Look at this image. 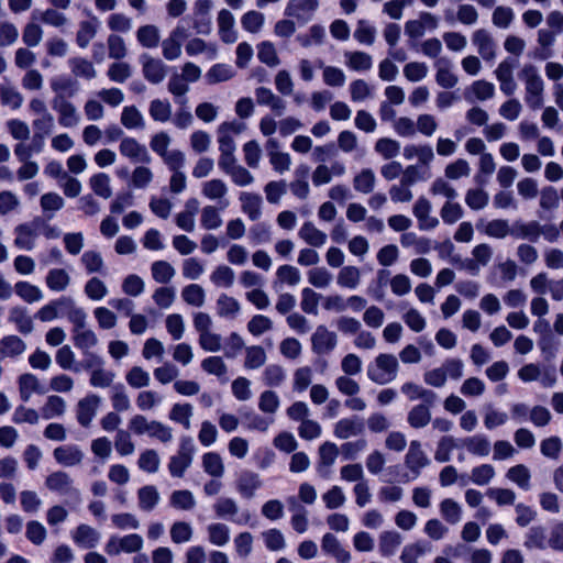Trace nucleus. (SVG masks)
Masks as SVG:
<instances>
[{"label":"nucleus","mask_w":563,"mask_h":563,"mask_svg":"<svg viewBox=\"0 0 563 563\" xmlns=\"http://www.w3.org/2000/svg\"><path fill=\"white\" fill-rule=\"evenodd\" d=\"M518 76L525 84V102L532 110L540 109L544 102V81L537 67L527 64L521 68Z\"/></svg>","instance_id":"1"},{"label":"nucleus","mask_w":563,"mask_h":563,"mask_svg":"<svg viewBox=\"0 0 563 563\" xmlns=\"http://www.w3.org/2000/svg\"><path fill=\"white\" fill-rule=\"evenodd\" d=\"M399 372V362L394 354L379 353L367 365V377L377 385H387L394 382Z\"/></svg>","instance_id":"2"},{"label":"nucleus","mask_w":563,"mask_h":563,"mask_svg":"<svg viewBox=\"0 0 563 563\" xmlns=\"http://www.w3.org/2000/svg\"><path fill=\"white\" fill-rule=\"evenodd\" d=\"M51 86L55 92L53 108L62 114L60 122L68 125L70 120V80L66 77H57L52 80Z\"/></svg>","instance_id":"3"},{"label":"nucleus","mask_w":563,"mask_h":563,"mask_svg":"<svg viewBox=\"0 0 563 563\" xmlns=\"http://www.w3.org/2000/svg\"><path fill=\"white\" fill-rule=\"evenodd\" d=\"M195 444L191 438L184 437L180 440L177 453L169 459L168 471L173 477H183L192 463Z\"/></svg>","instance_id":"4"},{"label":"nucleus","mask_w":563,"mask_h":563,"mask_svg":"<svg viewBox=\"0 0 563 563\" xmlns=\"http://www.w3.org/2000/svg\"><path fill=\"white\" fill-rule=\"evenodd\" d=\"M439 26V19L430 12H420L415 20H408L405 23V34L417 40L424 35L427 31H434Z\"/></svg>","instance_id":"5"},{"label":"nucleus","mask_w":563,"mask_h":563,"mask_svg":"<svg viewBox=\"0 0 563 563\" xmlns=\"http://www.w3.org/2000/svg\"><path fill=\"white\" fill-rule=\"evenodd\" d=\"M143 77L153 85L161 84L167 75V65L159 58H154L147 54L140 56Z\"/></svg>","instance_id":"6"},{"label":"nucleus","mask_w":563,"mask_h":563,"mask_svg":"<svg viewBox=\"0 0 563 563\" xmlns=\"http://www.w3.org/2000/svg\"><path fill=\"white\" fill-rule=\"evenodd\" d=\"M516 58L504 59L496 68L495 75L499 81V88L506 96H512L517 90V84L514 79V69L517 67Z\"/></svg>","instance_id":"7"},{"label":"nucleus","mask_w":563,"mask_h":563,"mask_svg":"<svg viewBox=\"0 0 563 563\" xmlns=\"http://www.w3.org/2000/svg\"><path fill=\"white\" fill-rule=\"evenodd\" d=\"M338 344V335L325 325H318L311 335V347L316 354L331 353Z\"/></svg>","instance_id":"8"},{"label":"nucleus","mask_w":563,"mask_h":563,"mask_svg":"<svg viewBox=\"0 0 563 563\" xmlns=\"http://www.w3.org/2000/svg\"><path fill=\"white\" fill-rule=\"evenodd\" d=\"M143 547V539L136 533L128 534L124 537H112L106 544V551L110 555H117L120 552L132 553L141 550Z\"/></svg>","instance_id":"9"},{"label":"nucleus","mask_w":563,"mask_h":563,"mask_svg":"<svg viewBox=\"0 0 563 563\" xmlns=\"http://www.w3.org/2000/svg\"><path fill=\"white\" fill-rule=\"evenodd\" d=\"M120 154L133 163L150 164L152 157L145 145L139 143L134 137L125 136L119 146Z\"/></svg>","instance_id":"10"},{"label":"nucleus","mask_w":563,"mask_h":563,"mask_svg":"<svg viewBox=\"0 0 563 563\" xmlns=\"http://www.w3.org/2000/svg\"><path fill=\"white\" fill-rule=\"evenodd\" d=\"M431 202L424 198L419 197L413 207L412 213L418 221V228L421 231L434 230L439 225V219L431 214Z\"/></svg>","instance_id":"11"},{"label":"nucleus","mask_w":563,"mask_h":563,"mask_svg":"<svg viewBox=\"0 0 563 563\" xmlns=\"http://www.w3.org/2000/svg\"><path fill=\"white\" fill-rule=\"evenodd\" d=\"M218 35L225 44H233L238 41L239 33L235 27V18L228 9H221L217 14Z\"/></svg>","instance_id":"12"},{"label":"nucleus","mask_w":563,"mask_h":563,"mask_svg":"<svg viewBox=\"0 0 563 563\" xmlns=\"http://www.w3.org/2000/svg\"><path fill=\"white\" fill-rule=\"evenodd\" d=\"M43 225L42 218H35L30 223L19 224L14 231L16 233V238L14 240V244L19 249L32 250L34 246V238L36 236L40 227Z\"/></svg>","instance_id":"13"},{"label":"nucleus","mask_w":563,"mask_h":563,"mask_svg":"<svg viewBox=\"0 0 563 563\" xmlns=\"http://www.w3.org/2000/svg\"><path fill=\"white\" fill-rule=\"evenodd\" d=\"M87 365L92 368L89 379L91 386L99 388L111 386L115 375L102 367V361L99 356L89 355Z\"/></svg>","instance_id":"14"},{"label":"nucleus","mask_w":563,"mask_h":563,"mask_svg":"<svg viewBox=\"0 0 563 563\" xmlns=\"http://www.w3.org/2000/svg\"><path fill=\"white\" fill-rule=\"evenodd\" d=\"M213 509L218 517L229 518L238 525H246L251 519L249 512H243L241 516L233 518L238 515L239 507L235 500L229 497H220L216 501Z\"/></svg>","instance_id":"15"},{"label":"nucleus","mask_w":563,"mask_h":563,"mask_svg":"<svg viewBox=\"0 0 563 563\" xmlns=\"http://www.w3.org/2000/svg\"><path fill=\"white\" fill-rule=\"evenodd\" d=\"M319 7V0H289L285 14L299 21L307 22Z\"/></svg>","instance_id":"16"},{"label":"nucleus","mask_w":563,"mask_h":563,"mask_svg":"<svg viewBox=\"0 0 563 563\" xmlns=\"http://www.w3.org/2000/svg\"><path fill=\"white\" fill-rule=\"evenodd\" d=\"M495 96V86L486 80H475L463 92V98L468 103L486 101Z\"/></svg>","instance_id":"17"},{"label":"nucleus","mask_w":563,"mask_h":563,"mask_svg":"<svg viewBox=\"0 0 563 563\" xmlns=\"http://www.w3.org/2000/svg\"><path fill=\"white\" fill-rule=\"evenodd\" d=\"M201 194L209 200L218 201L220 209H225L229 206V201L225 199L228 186L221 179L214 178L202 183Z\"/></svg>","instance_id":"18"},{"label":"nucleus","mask_w":563,"mask_h":563,"mask_svg":"<svg viewBox=\"0 0 563 563\" xmlns=\"http://www.w3.org/2000/svg\"><path fill=\"white\" fill-rule=\"evenodd\" d=\"M101 398L95 394H89L77 406V420L82 427H88L95 418L100 406Z\"/></svg>","instance_id":"19"},{"label":"nucleus","mask_w":563,"mask_h":563,"mask_svg":"<svg viewBox=\"0 0 563 563\" xmlns=\"http://www.w3.org/2000/svg\"><path fill=\"white\" fill-rule=\"evenodd\" d=\"M99 27V19L89 12L87 19L80 21L78 24V31L76 35L77 45L81 48H86L91 40L96 36Z\"/></svg>","instance_id":"20"},{"label":"nucleus","mask_w":563,"mask_h":563,"mask_svg":"<svg viewBox=\"0 0 563 563\" xmlns=\"http://www.w3.org/2000/svg\"><path fill=\"white\" fill-rule=\"evenodd\" d=\"M406 466L413 473L415 477H417L421 470L429 464V460L424 452L421 449V444L419 441H411L409 444V450L405 456Z\"/></svg>","instance_id":"21"},{"label":"nucleus","mask_w":563,"mask_h":563,"mask_svg":"<svg viewBox=\"0 0 563 563\" xmlns=\"http://www.w3.org/2000/svg\"><path fill=\"white\" fill-rule=\"evenodd\" d=\"M188 56L203 55L206 59L213 60L218 57V45L200 37H192L185 46Z\"/></svg>","instance_id":"22"},{"label":"nucleus","mask_w":563,"mask_h":563,"mask_svg":"<svg viewBox=\"0 0 563 563\" xmlns=\"http://www.w3.org/2000/svg\"><path fill=\"white\" fill-rule=\"evenodd\" d=\"M472 255L473 258L464 262V267L473 275H476L481 267L486 266L489 263L493 256V250L488 244L482 243L473 249Z\"/></svg>","instance_id":"23"},{"label":"nucleus","mask_w":563,"mask_h":563,"mask_svg":"<svg viewBox=\"0 0 563 563\" xmlns=\"http://www.w3.org/2000/svg\"><path fill=\"white\" fill-rule=\"evenodd\" d=\"M321 549L325 554L333 556L336 563H350L351 561L350 552L341 545L332 533H325L322 537Z\"/></svg>","instance_id":"24"},{"label":"nucleus","mask_w":563,"mask_h":563,"mask_svg":"<svg viewBox=\"0 0 563 563\" xmlns=\"http://www.w3.org/2000/svg\"><path fill=\"white\" fill-rule=\"evenodd\" d=\"M363 430V420L358 417H351L340 419L334 426L333 433L338 439L345 440L351 437L361 434Z\"/></svg>","instance_id":"25"},{"label":"nucleus","mask_w":563,"mask_h":563,"mask_svg":"<svg viewBox=\"0 0 563 563\" xmlns=\"http://www.w3.org/2000/svg\"><path fill=\"white\" fill-rule=\"evenodd\" d=\"M255 98L260 106H266L271 108V110L277 115L283 114L286 110V102L280 97L275 95L269 88H256Z\"/></svg>","instance_id":"26"},{"label":"nucleus","mask_w":563,"mask_h":563,"mask_svg":"<svg viewBox=\"0 0 563 563\" xmlns=\"http://www.w3.org/2000/svg\"><path fill=\"white\" fill-rule=\"evenodd\" d=\"M26 350L25 342L18 335H5L0 340V361L3 358H15Z\"/></svg>","instance_id":"27"},{"label":"nucleus","mask_w":563,"mask_h":563,"mask_svg":"<svg viewBox=\"0 0 563 563\" xmlns=\"http://www.w3.org/2000/svg\"><path fill=\"white\" fill-rule=\"evenodd\" d=\"M262 487V481L258 474L253 472H243L236 484L238 492L244 498L254 497L257 489Z\"/></svg>","instance_id":"28"},{"label":"nucleus","mask_w":563,"mask_h":563,"mask_svg":"<svg viewBox=\"0 0 563 563\" xmlns=\"http://www.w3.org/2000/svg\"><path fill=\"white\" fill-rule=\"evenodd\" d=\"M473 44L477 47L479 55L486 59L495 57V43L490 34L486 30H477L472 37Z\"/></svg>","instance_id":"29"},{"label":"nucleus","mask_w":563,"mask_h":563,"mask_svg":"<svg viewBox=\"0 0 563 563\" xmlns=\"http://www.w3.org/2000/svg\"><path fill=\"white\" fill-rule=\"evenodd\" d=\"M435 81L439 86L450 89L456 86L459 78L452 71L451 63L448 59H439L435 63Z\"/></svg>","instance_id":"30"},{"label":"nucleus","mask_w":563,"mask_h":563,"mask_svg":"<svg viewBox=\"0 0 563 563\" xmlns=\"http://www.w3.org/2000/svg\"><path fill=\"white\" fill-rule=\"evenodd\" d=\"M216 307L218 316L224 319H235L241 312V303L227 294L218 297Z\"/></svg>","instance_id":"31"},{"label":"nucleus","mask_w":563,"mask_h":563,"mask_svg":"<svg viewBox=\"0 0 563 563\" xmlns=\"http://www.w3.org/2000/svg\"><path fill=\"white\" fill-rule=\"evenodd\" d=\"M402 543V537L395 530L383 531L379 534L378 547L379 552L383 556L394 555L400 544Z\"/></svg>","instance_id":"32"},{"label":"nucleus","mask_w":563,"mask_h":563,"mask_svg":"<svg viewBox=\"0 0 563 563\" xmlns=\"http://www.w3.org/2000/svg\"><path fill=\"white\" fill-rule=\"evenodd\" d=\"M404 157L408 161L417 158L420 164L428 166L434 159V153L430 145L409 144L404 147Z\"/></svg>","instance_id":"33"},{"label":"nucleus","mask_w":563,"mask_h":563,"mask_svg":"<svg viewBox=\"0 0 563 563\" xmlns=\"http://www.w3.org/2000/svg\"><path fill=\"white\" fill-rule=\"evenodd\" d=\"M241 208L242 211L250 218V220L255 221L262 214V198L257 194L252 192H242L240 195Z\"/></svg>","instance_id":"34"},{"label":"nucleus","mask_w":563,"mask_h":563,"mask_svg":"<svg viewBox=\"0 0 563 563\" xmlns=\"http://www.w3.org/2000/svg\"><path fill=\"white\" fill-rule=\"evenodd\" d=\"M344 59L345 65L354 71H367L373 66L372 56L361 51L345 52Z\"/></svg>","instance_id":"35"},{"label":"nucleus","mask_w":563,"mask_h":563,"mask_svg":"<svg viewBox=\"0 0 563 563\" xmlns=\"http://www.w3.org/2000/svg\"><path fill=\"white\" fill-rule=\"evenodd\" d=\"M19 391L21 399L29 401L32 393L45 394L46 389L41 386L35 375L27 373L19 377Z\"/></svg>","instance_id":"36"},{"label":"nucleus","mask_w":563,"mask_h":563,"mask_svg":"<svg viewBox=\"0 0 563 563\" xmlns=\"http://www.w3.org/2000/svg\"><path fill=\"white\" fill-rule=\"evenodd\" d=\"M298 235L306 243L313 247H321L327 242V234L319 230L318 228H316V225L311 222H305L301 225Z\"/></svg>","instance_id":"37"},{"label":"nucleus","mask_w":563,"mask_h":563,"mask_svg":"<svg viewBox=\"0 0 563 563\" xmlns=\"http://www.w3.org/2000/svg\"><path fill=\"white\" fill-rule=\"evenodd\" d=\"M320 463L319 472L322 476H327L330 467L335 463L339 455V449L333 442H324L319 449Z\"/></svg>","instance_id":"38"},{"label":"nucleus","mask_w":563,"mask_h":563,"mask_svg":"<svg viewBox=\"0 0 563 563\" xmlns=\"http://www.w3.org/2000/svg\"><path fill=\"white\" fill-rule=\"evenodd\" d=\"M401 393L406 395L409 400L422 399L428 405H432L437 399L434 391L410 382L401 386Z\"/></svg>","instance_id":"39"},{"label":"nucleus","mask_w":563,"mask_h":563,"mask_svg":"<svg viewBox=\"0 0 563 563\" xmlns=\"http://www.w3.org/2000/svg\"><path fill=\"white\" fill-rule=\"evenodd\" d=\"M462 445L468 453L477 456H487L490 452V442L483 434H476L462 440Z\"/></svg>","instance_id":"40"},{"label":"nucleus","mask_w":563,"mask_h":563,"mask_svg":"<svg viewBox=\"0 0 563 563\" xmlns=\"http://www.w3.org/2000/svg\"><path fill=\"white\" fill-rule=\"evenodd\" d=\"M75 542L85 549L95 548L100 540V533L88 525H80L74 536Z\"/></svg>","instance_id":"41"},{"label":"nucleus","mask_w":563,"mask_h":563,"mask_svg":"<svg viewBox=\"0 0 563 563\" xmlns=\"http://www.w3.org/2000/svg\"><path fill=\"white\" fill-rule=\"evenodd\" d=\"M361 283V271L356 266H343L336 276V284L342 288L356 289Z\"/></svg>","instance_id":"42"},{"label":"nucleus","mask_w":563,"mask_h":563,"mask_svg":"<svg viewBox=\"0 0 563 563\" xmlns=\"http://www.w3.org/2000/svg\"><path fill=\"white\" fill-rule=\"evenodd\" d=\"M441 517L450 525H456L462 519V507L452 498H445L439 504Z\"/></svg>","instance_id":"43"},{"label":"nucleus","mask_w":563,"mask_h":563,"mask_svg":"<svg viewBox=\"0 0 563 563\" xmlns=\"http://www.w3.org/2000/svg\"><path fill=\"white\" fill-rule=\"evenodd\" d=\"M325 29L320 24L311 25L306 33L299 34L296 40L302 47L318 46L323 44Z\"/></svg>","instance_id":"44"},{"label":"nucleus","mask_w":563,"mask_h":563,"mask_svg":"<svg viewBox=\"0 0 563 563\" xmlns=\"http://www.w3.org/2000/svg\"><path fill=\"white\" fill-rule=\"evenodd\" d=\"M159 493L153 485L143 486L137 492L139 507L144 511L153 510L159 503Z\"/></svg>","instance_id":"45"},{"label":"nucleus","mask_w":563,"mask_h":563,"mask_svg":"<svg viewBox=\"0 0 563 563\" xmlns=\"http://www.w3.org/2000/svg\"><path fill=\"white\" fill-rule=\"evenodd\" d=\"M150 117L159 123H165L172 118V104L166 99H153L148 107Z\"/></svg>","instance_id":"46"},{"label":"nucleus","mask_w":563,"mask_h":563,"mask_svg":"<svg viewBox=\"0 0 563 563\" xmlns=\"http://www.w3.org/2000/svg\"><path fill=\"white\" fill-rule=\"evenodd\" d=\"M203 471L214 477L221 478L224 474V464L222 457L216 452H207L202 455Z\"/></svg>","instance_id":"47"},{"label":"nucleus","mask_w":563,"mask_h":563,"mask_svg":"<svg viewBox=\"0 0 563 563\" xmlns=\"http://www.w3.org/2000/svg\"><path fill=\"white\" fill-rule=\"evenodd\" d=\"M208 540L216 547H224L230 541V528L225 523L214 522L207 527Z\"/></svg>","instance_id":"48"},{"label":"nucleus","mask_w":563,"mask_h":563,"mask_svg":"<svg viewBox=\"0 0 563 563\" xmlns=\"http://www.w3.org/2000/svg\"><path fill=\"white\" fill-rule=\"evenodd\" d=\"M113 445L120 456H129L135 452V444L128 430L119 429L114 435Z\"/></svg>","instance_id":"49"},{"label":"nucleus","mask_w":563,"mask_h":563,"mask_svg":"<svg viewBox=\"0 0 563 563\" xmlns=\"http://www.w3.org/2000/svg\"><path fill=\"white\" fill-rule=\"evenodd\" d=\"M318 67L322 68L323 82L330 87H342L345 84L346 76L344 71L335 66H323L322 60H318Z\"/></svg>","instance_id":"50"},{"label":"nucleus","mask_w":563,"mask_h":563,"mask_svg":"<svg viewBox=\"0 0 563 563\" xmlns=\"http://www.w3.org/2000/svg\"><path fill=\"white\" fill-rule=\"evenodd\" d=\"M137 42L146 48H154L158 45L161 35L157 26L147 24L136 31Z\"/></svg>","instance_id":"51"},{"label":"nucleus","mask_w":563,"mask_h":563,"mask_svg":"<svg viewBox=\"0 0 563 563\" xmlns=\"http://www.w3.org/2000/svg\"><path fill=\"white\" fill-rule=\"evenodd\" d=\"M321 299H323L321 294L309 287L302 288L300 308L308 314L317 316L319 313L318 307Z\"/></svg>","instance_id":"52"},{"label":"nucleus","mask_w":563,"mask_h":563,"mask_svg":"<svg viewBox=\"0 0 563 563\" xmlns=\"http://www.w3.org/2000/svg\"><path fill=\"white\" fill-rule=\"evenodd\" d=\"M161 459L158 453L153 449H146L140 453L137 466L141 471L154 474L159 470Z\"/></svg>","instance_id":"53"},{"label":"nucleus","mask_w":563,"mask_h":563,"mask_svg":"<svg viewBox=\"0 0 563 563\" xmlns=\"http://www.w3.org/2000/svg\"><path fill=\"white\" fill-rule=\"evenodd\" d=\"M9 321L13 322L19 332L22 334H29L33 331V321L27 316L26 310L21 307H14L10 310Z\"/></svg>","instance_id":"54"},{"label":"nucleus","mask_w":563,"mask_h":563,"mask_svg":"<svg viewBox=\"0 0 563 563\" xmlns=\"http://www.w3.org/2000/svg\"><path fill=\"white\" fill-rule=\"evenodd\" d=\"M235 273L228 265L217 266L210 275V280L217 287L230 288L234 284Z\"/></svg>","instance_id":"55"},{"label":"nucleus","mask_w":563,"mask_h":563,"mask_svg":"<svg viewBox=\"0 0 563 563\" xmlns=\"http://www.w3.org/2000/svg\"><path fill=\"white\" fill-rule=\"evenodd\" d=\"M257 58L268 67H276L280 64L276 47L269 41H263L257 45Z\"/></svg>","instance_id":"56"},{"label":"nucleus","mask_w":563,"mask_h":563,"mask_svg":"<svg viewBox=\"0 0 563 563\" xmlns=\"http://www.w3.org/2000/svg\"><path fill=\"white\" fill-rule=\"evenodd\" d=\"M274 422V417L261 416L255 412L244 415L245 427L251 431L267 432Z\"/></svg>","instance_id":"57"},{"label":"nucleus","mask_w":563,"mask_h":563,"mask_svg":"<svg viewBox=\"0 0 563 563\" xmlns=\"http://www.w3.org/2000/svg\"><path fill=\"white\" fill-rule=\"evenodd\" d=\"M430 177L428 169H422L418 165H409L402 168L400 183L411 188L418 181H424Z\"/></svg>","instance_id":"58"},{"label":"nucleus","mask_w":563,"mask_h":563,"mask_svg":"<svg viewBox=\"0 0 563 563\" xmlns=\"http://www.w3.org/2000/svg\"><path fill=\"white\" fill-rule=\"evenodd\" d=\"M220 208L206 206L201 210L200 224L206 230H217L222 225Z\"/></svg>","instance_id":"59"},{"label":"nucleus","mask_w":563,"mask_h":563,"mask_svg":"<svg viewBox=\"0 0 563 563\" xmlns=\"http://www.w3.org/2000/svg\"><path fill=\"white\" fill-rule=\"evenodd\" d=\"M183 300L194 307H202L206 301V292L198 284H190L181 290Z\"/></svg>","instance_id":"60"},{"label":"nucleus","mask_w":563,"mask_h":563,"mask_svg":"<svg viewBox=\"0 0 563 563\" xmlns=\"http://www.w3.org/2000/svg\"><path fill=\"white\" fill-rule=\"evenodd\" d=\"M110 400L117 412L126 411L131 408V401L126 390L122 384L112 386L110 391Z\"/></svg>","instance_id":"61"},{"label":"nucleus","mask_w":563,"mask_h":563,"mask_svg":"<svg viewBox=\"0 0 563 563\" xmlns=\"http://www.w3.org/2000/svg\"><path fill=\"white\" fill-rule=\"evenodd\" d=\"M280 406L278 395L273 390H265L260 395L258 409L269 417H274Z\"/></svg>","instance_id":"62"},{"label":"nucleus","mask_w":563,"mask_h":563,"mask_svg":"<svg viewBox=\"0 0 563 563\" xmlns=\"http://www.w3.org/2000/svg\"><path fill=\"white\" fill-rule=\"evenodd\" d=\"M121 123L129 130L143 129L145 125L143 114L134 106L123 108Z\"/></svg>","instance_id":"63"},{"label":"nucleus","mask_w":563,"mask_h":563,"mask_svg":"<svg viewBox=\"0 0 563 563\" xmlns=\"http://www.w3.org/2000/svg\"><path fill=\"white\" fill-rule=\"evenodd\" d=\"M265 22V16L262 12L251 10L245 12L241 18V25L244 31L249 33H258Z\"/></svg>","instance_id":"64"}]
</instances>
